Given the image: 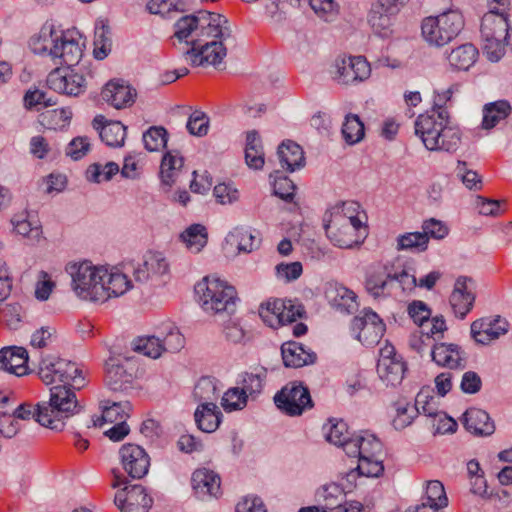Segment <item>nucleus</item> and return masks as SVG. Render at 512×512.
<instances>
[{
	"mask_svg": "<svg viewBox=\"0 0 512 512\" xmlns=\"http://www.w3.org/2000/svg\"><path fill=\"white\" fill-rule=\"evenodd\" d=\"M283 308H285V303L282 299L267 301L260 305L259 316L265 323L273 327L275 323L281 324L280 313H282Z\"/></svg>",
	"mask_w": 512,
	"mask_h": 512,
	"instance_id": "nucleus-54",
	"label": "nucleus"
},
{
	"mask_svg": "<svg viewBox=\"0 0 512 512\" xmlns=\"http://www.w3.org/2000/svg\"><path fill=\"white\" fill-rule=\"evenodd\" d=\"M317 498L325 510L332 512L344 498L343 489L335 483L325 485L317 491Z\"/></svg>",
	"mask_w": 512,
	"mask_h": 512,
	"instance_id": "nucleus-48",
	"label": "nucleus"
},
{
	"mask_svg": "<svg viewBox=\"0 0 512 512\" xmlns=\"http://www.w3.org/2000/svg\"><path fill=\"white\" fill-rule=\"evenodd\" d=\"M47 84L54 91L68 96H78L86 89L85 77L71 68L54 69L47 77Z\"/></svg>",
	"mask_w": 512,
	"mask_h": 512,
	"instance_id": "nucleus-15",
	"label": "nucleus"
},
{
	"mask_svg": "<svg viewBox=\"0 0 512 512\" xmlns=\"http://www.w3.org/2000/svg\"><path fill=\"white\" fill-rule=\"evenodd\" d=\"M104 117L96 116L93 120V126L99 130L100 138L110 147H121L126 138V126L120 121H110L103 124Z\"/></svg>",
	"mask_w": 512,
	"mask_h": 512,
	"instance_id": "nucleus-29",
	"label": "nucleus"
},
{
	"mask_svg": "<svg viewBox=\"0 0 512 512\" xmlns=\"http://www.w3.org/2000/svg\"><path fill=\"white\" fill-rule=\"evenodd\" d=\"M169 262L163 253L147 251L141 262H130L125 269L130 272L135 282L145 284L148 281H158L169 273Z\"/></svg>",
	"mask_w": 512,
	"mask_h": 512,
	"instance_id": "nucleus-10",
	"label": "nucleus"
},
{
	"mask_svg": "<svg viewBox=\"0 0 512 512\" xmlns=\"http://www.w3.org/2000/svg\"><path fill=\"white\" fill-rule=\"evenodd\" d=\"M222 412L214 402L199 404L194 413L195 423L201 431L212 433L216 431L222 421Z\"/></svg>",
	"mask_w": 512,
	"mask_h": 512,
	"instance_id": "nucleus-33",
	"label": "nucleus"
},
{
	"mask_svg": "<svg viewBox=\"0 0 512 512\" xmlns=\"http://www.w3.org/2000/svg\"><path fill=\"white\" fill-rule=\"evenodd\" d=\"M9 348V373L22 376L27 372L28 352L23 347L12 346Z\"/></svg>",
	"mask_w": 512,
	"mask_h": 512,
	"instance_id": "nucleus-56",
	"label": "nucleus"
},
{
	"mask_svg": "<svg viewBox=\"0 0 512 512\" xmlns=\"http://www.w3.org/2000/svg\"><path fill=\"white\" fill-rule=\"evenodd\" d=\"M104 101L116 109H122L134 103L136 91L129 85L118 81L108 82L101 92Z\"/></svg>",
	"mask_w": 512,
	"mask_h": 512,
	"instance_id": "nucleus-23",
	"label": "nucleus"
},
{
	"mask_svg": "<svg viewBox=\"0 0 512 512\" xmlns=\"http://www.w3.org/2000/svg\"><path fill=\"white\" fill-rule=\"evenodd\" d=\"M180 238L188 249L198 253L207 244L208 236L203 225L192 224L181 233Z\"/></svg>",
	"mask_w": 512,
	"mask_h": 512,
	"instance_id": "nucleus-45",
	"label": "nucleus"
},
{
	"mask_svg": "<svg viewBox=\"0 0 512 512\" xmlns=\"http://www.w3.org/2000/svg\"><path fill=\"white\" fill-rule=\"evenodd\" d=\"M133 350L151 358H158L162 355L160 338L156 332L152 336L139 337L133 342Z\"/></svg>",
	"mask_w": 512,
	"mask_h": 512,
	"instance_id": "nucleus-52",
	"label": "nucleus"
},
{
	"mask_svg": "<svg viewBox=\"0 0 512 512\" xmlns=\"http://www.w3.org/2000/svg\"><path fill=\"white\" fill-rule=\"evenodd\" d=\"M464 28V18L458 10L450 9L438 16L426 17L421 26L423 38L442 47L455 39Z\"/></svg>",
	"mask_w": 512,
	"mask_h": 512,
	"instance_id": "nucleus-6",
	"label": "nucleus"
},
{
	"mask_svg": "<svg viewBox=\"0 0 512 512\" xmlns=\"http://www.w3.org/2000/svg\"><path fill=\"white\" fill-rule=\"evenodd\" d=\"M207 38H195L191 41V48L185 52L193 66L212 65L217 67L227 54V49L221 41Z\"/></svg>",
	"mask_w": 512,
	"mask_h": 512,
	"instance_id": "nucleus-11",
	"label": "nucleus"
},
{
	"mask_svg": "<svg viewBox=\"0 0 512 512\" xmlns=\"http://www.w3.org/2000/svg\"><path fill=\"white\" fill-rule=\"evenodd\" d=\"M334 79L342 85L357 84L371 74V67L363 56H350L337 59Z\"/></svg>",
	"mask_w": 512,
	"mask_h": 512,
	"instance_id": "nucleus-13",
	"label": "nucleus"
},
{
	"mask_svg": "<svg viewBox=\"0 0 512 512\" xmlns=\"http://www.w3.org/2000/svg\"><path fill=\"white\" fill-rule=\"evenodd\" d=\"M270 177H274L273 194L285 202H292L294 200L296 190V185L293 181L287 176L280 175L279 171H275L274 174H270Z\"/></svg>",
	"mask_w": 512,
	"mask_h": 512,
	"instance_id": "nucleus-51",
	"label": "nucleus"
},
{
	"mask_svg": "<svg viewBox=\"0 0 512 512\" xmlns=\"http://www.w3.org/2000/svg\"><path fill=\"white\" fill-rule=\"evenodd\" d=\"M283 364L288 368H300L316 362L317 355L296 341H287L281 345Z\"/></svg>",
	"mask_w": 512,
	"mask_h": 512,
	"instance_id": "nucleus-22",
	"label": "nucleus"
},
{
	"mask_svg": "<svg viewBox=\"0 0 512 512\" xmlns=\"http://www.w3.org/2000/svg\"><path fill=\"white\" fill-rule=\"evenodd\" d=\"M132 406L128 401L113 402L110 405L103 407V418L101 420H108V422H121L129 417V412Z\"/></svg>",
	"mask_w": 512,
	"mask_h": 512,
	"instance_id": "nucleus-59",
	"label": "nucleus"
},
{
	"mask_svg": "<svg viewBox=\"0 0 512 512\" xmlns=\"http://www.w3.org/2000/svg\"><path fill=\"white\" fill-rule=\"evenodd\" d=\"M247 404L246 395L241 391L240 388H230L222 396L221 405L227 412L242 409Z\"/></svg>",
	"mask_w": 512,
	"mask_h": 512,
	"instance_id": "nucleus-64",
	"label": "nucleus"
},
{
	"mask_svg": "<svg viewBox=\"0 0 512 512\" xmlns=\"http://www.w3.org/2000/svg\"><path fill=\"white\" fill-rule=\"evenodd\" d=\"M482 39L483 51L491 62H498L505 54V46L510 44L506 37H482Z\"/></svg>",
	"mask_w": 512,
	"mask_h": 512,
	"instance_id": "nucleus-58",
	"label": "nucleus"
},
{
	"mask_svg": "<svg viewBox=\"0 0 512 512\" xmlns=\"http://www.w3.org/2000/svg\"><path fill=\"white\" fill-rule=\"evenodd\" d=\"M190 2L191 0H177L176 2L169 0H162L161 2H157L151 0L147 4V8L151 14L164 15L166 12L170 13L172 11L185 12L188 10Z\"/></svg>",
	"mask_w": 512,
	"mask_h": 512,
	"instance_id": "nucleus-60",
	"label": "nucleus"
},
{
	"mask_svg": "<svg viewBox=\"0 0 512 512\" xmlns=\"http://www.w3.org/2000/svg\"><path fill=\"white\" fill-rule=\"evenodd\" d=\"M277 156L281 167L287 172H294L305 166L304 151L292 140H285L278 146Z\"/></svg>",
	"mask_w": 512,
	"mask_h": 512,
	"instance_id": "nucleus-27",
	"label": "nucleus"
},
{
	"mask_svg": "<svg viewBox=\"0 0 512 512\" xmlns=\"http://www.w3.org/2000/svg\"><path fill=\"white\" fill-rule=\"evenodd\" d=\"M245 162L250 169L254 170H261L265 164L262 141L256 130L247 132Z\"/></svg>",
	"mask_w": 512,
	"mask_h": 512,
	"instance_id": "nucleus-35",
	"label": "nucleus"
},
{
	"mask_svg": "<svg viewBox=\"0 0 512 512\" xmlns=\"http://www.w3.org/2000/svg\"><path fill=\"white\" fill-rule=\"evenodd\" d=\"M204 15L208 17V21H202V23L207 26L205 38L226 40L232 37V30L225 16L212 12L204 13Z\"/></svg>",
	"mask_w": 512,
	"mask_h": 512,
	"instance_id": "nucleus-41",
	"label": "nucleus"
},
{
	"mask_svg": "<svg viewBox=\"0 0 512 512\" xmlns=\"http://www.w3.org/2000/svg\"><path fill=\"white\" fill-rule=\"evenodd\" d=\"M163 352H177L184 346V337L175 326L168 324L157 331Z\"/></svg>",
	"mask_w": 512,
	"mask_h": 512,
	"instance_id": "nucleus-44",
	"label": "nucleus"
},
{
	"mask_svg": "<svg viewBox=\"0 0 512 512\" xmlns=\"http://www.w3.org/2000/svg\"><path fill=\"white\" fill-rule=\"evenodd\" d=\"M191 484L196 496L201 500L218 497L220 494V476L207 468L195 470L191 477Z\"/></svg>",
	"mask_w": 512,
	"mask_h": 512,
	"instance_id": "nucleus-19",
	"label": "nucleus"
},
{
	"mask_svg": "<svg viewBox=\"0 0 512 512\" xmlns=\"http://www.w3.org/2000/svg\"><path fill=\"white\" fill-rule=\"evenodd\" d=\"M38 375L46 385L59 382L71 385L74 389L84 386V377L80 367L75 362L55 355H46L41 359Z\"/></svg>",
	"mask_w": 512,
	"mask_h": 512,
	"instance_id": "nucleus-7",
	"label": "nucleus"
},
{
	"mask_svg": "<svg viewBox=\"0 0 512 512\" xmlns=\"http://www.w3.org/2000/svg\"><path fill=\"white\" fill-rule=\"evenodd\" d=\"M71 385L58 384L49 389V400L37 404L36 421L47 428L62 431L65 419L83 410Z\"/></svg>",
	"mask_w": 512,
	"mask_h": 512,
	"instance_id": "nucleus-2",
	"label": "nucleus"
},
{
	"mask_svg": "<svg viewBox=\"0 0 512 512\" xmlns=\"http://www.w3.org/2000/svg\"><path fill=\"white\" fill-rule=\"evenodd\" d=\"M327 237L339 248H352L357 241L353 238V227L349 223H344L336 216L333 220L324 224Z\"/></svg>",
	"mask_w": 512,
	"mask_h": 512,
	"instance_id": "nucleus-31",
	"label": "nucleus"
},
{
	"mask_svg": "<svg viewBox=\"0 0 512 512\" xmlns=\"http://www.w3.org/2000/svg\"><path fill=\"white\" fill-rule=\"evenodd\" d=\"M508 14L504 10H489L481 20V37H506L509 32Z\"/></svg>",
	"mask_w": 512,
	"mask_h": 512,
	"instance_id": "nucleus-25",
	"label": "nucleus"
},
{
	"mask_svg": "<svg viewBox=\"0 0 512 512\" xmlns=\"http://www.w3.org/2000/svg\"><path fill=\"white\" fill-rule=\"evenodd\" d=\"M125 362L126 365L119 357H110L106 361L105 383L112 391H127L132 388L134 369L127 359Z\"/></svg>",
	"mask_w": 512,
	"mask_h": 512,
	"instance_id": "nucleus-16",
	"label": "nucleus"
},
{
	"mask_svg": "<svg viewBox=\"0 0 512 512\" xmlns=\"http://www.w3.org/2000/svg\"><path fill=\"white\" fill-rule=\"evenodd\" d=\"M430 355L432 361L438 366L448 369H463L465 367V353L457 344L435 343L431 348Z\"/></svg>",
	"mask_w": 512,
	"mask_h": 512,
	"instance_id": "nucleus-17",
	"label": "nucleus"
},
{
	"mask_svg": "<svg viewBox=\"0 0 512 512\" xmlns=\"http://www.w3.org/2000/svg\"><path fill=\"white\" fill-rule=\"evenodd\" d=\"M58 53L54 54L52 60L55 64L66 65L71 68L79 63L82 58L83 50L80 43L69 37L64 31L58 42Z\"/></svg>",
	"mask_w": 512,
	"mask_h": 512,
	"instance_id": "nucleus-26",
	"label": "nucleus"
},
{
	"mask_svg": "<svg viewBox=\"0 0 512 512\" xmlns=\"http://www.w3.org/2000/svg\"><path fill=\"white\" fill-rule=\"evenodd\" d=\"M202 309L212 315H232L238 300L236 290L216 276H205L194 287Z\"/></svg>",
	"mask_w": 512,
	"mask_h": 512,
	"instance_id": "nucleus-4",
	"label": "nucleus"
},
{
	"mask_svg": "<svg viewBox=\"0 0 512 512\" xmlns=\"http://www.w3.org/2000/svg\"><path fill=\"white\" fill-rule=\"evenodd\" d=\"M465 428L477 436H490L495 432V424L489 414L479 408H470L464 413Z\"/></svg>",
	"mask_w": 512,
	"mask_h": 512,
	"instance_id": "nucleus-28",
	"label": "nucleus"
},
{
	"mask_svg": "<svg viewBox=\"0 0 512 512\" xmlns=\"http://www.w3.org/2000/svg\"><path fill=\"white\" fill-rule=\"evenodd\" d=\"M342 135L349 144L358 143L364 136V124L356 114H348L342 125Z\"/></svg>",
	"mask_w": 512,
	"mask_h": 512,
	"instance_id": "nucleus-50",
	"label": "nucleus"
},
{
	"mask_svg": "<svg viewBox=\"0 0 512 512\" xmlns=\"http://www.w3.org/2000/svg\"><path fill=\"white\" fill-rule=\"evenodd\" d=\"M406 370L407 366L402 357L394 360L379 359L377 363L380 378L392 386L402 382Z\"/></svg>",
	"mask_w": 512,
	"mask_h": 512,
	"instance_id": "nucleus-37",
	"label": "nucleus"
},
{
	"mask_svg": "<svg viewBox=\"0 0 512 512\" xmlns=\"http://www.w3.org/2000/svg\"><path fill=\"white\" fill-rule=\"evenodd\" d=\"M413 406L417 414L425 415L428 421L443 412L440 409V400L434 395V390L430 386H424L420 389L415 397V404Z\"/></svg>",
	"mask_w": 512,
	"mask_h": 512,
	"instance_id": "nucleus-36",
	"label": "nucleus"
},
{
	"mask_svg": "<svg viewBox=\"0 0 512 512\" xmlns=\"http://www.w3.org/2000/svg\"><path fill=\"white\" fill-rule=\"evenodd\" d=\"M218 381L213 377H202L196 383L193 390V397L195 401L200 404H209L218 400L220 396V390L217 386Z\"/></svg>",
	"mask_w": 512,
	"mask_h": 512,
	"instance_id": "nucleus-42",
	"label": "nucleus"
},
{
	"mask_svg": "<svg viewBox=\"0 0 512 512\" xmlns=\"http://www.w3.org/2000/svg\"><path fill=\"white\" fill-rule=\"evenodd\" d=\"M276 407L289 416H300L314 406L309 389L300 381H291L274 396Z\"/></svg>",
	"mask_w": 512,
	"mask_h": 512,
	"instance_id": "nucleus-9",
	"label": "nucleus"
},
{
	"mask_svg": "<svg viewBox=\"0 0 512 512\" xmlns=\"http://www.w3.org/2000/svg\"><path fill=\"white\" fill-rule=\"evenodd\" d=\"M415 134L430 151L454 153L461 143L460 130L450 125L448 111L420 114L415 121Z\"/></svg>",
	"mask_w": 512,
	"mask_h": 512,
	"instance_id": "nucleus-1",
	"label": "nucleus"
},
{
	"mask_svg": "<svg viewBox=\"0 0 512 512\" xmlns=\"http://www.w3.org/2000/svg\"><path fill=\"white\" fill-rule=\"evenodd\" d=\"M357 471L367 477H379L384 472V465L380 456L362 457L358 460Z\"/></svg>",
	"mask_w": 512,
	"mask_h": 512,
	"instance_id": "nucleus-62",
	"label": "nucleus"
},
{
	"mask_svg": "<svg viewBox=\"0 0 512 512\" xmlns=\"http://www.w3.org/2000/svg\"><path fill=\"white\" fill-rule=\"evenodd\" d=\"M168 141V132L162 126H152L143 134V143L145 148L150 151H158L166 146Z\"/></svg>",
	"mask_w": 512,
	"mask_h": 512,
	"instance_id": "nucleus-53",
	"label": "nucleus"
},
{
	"mask_svg": "<svg viewBox=\"0 0 512 512\" xmlns=\"http://www.w3.org/2000/svg\"><path fill=\"white\" fill-rule=\"evenodd\" d=\"M393 13L380 3H374L368 13L367 20L373 31L381 36L387 37L390 33L391 18L389 14Z\"/></svg>",
	"mask_w": 512,
	"mask_h": 512,
	"instance_id": "nucleus-39",
	"label": "nucleus"
},
{
	"mask_svg": "<svg viewBox=\"0 0 512 512\" xmlns=\"http://www.w3.org/2000/svg\"><path fill=\"white\" fill-rule=\"evenodd\" d=\"M395 287L403 292L412 291L416 287V276L411 273V268L399 260L388 262L366 274L365 289L374 298L386 296Z\"/></svg>",
	"mask_w": 512,
	"mask_h": 512,
	"instance_id": "nucleus-3",
	"label": "nucleus"
},
{
	"mask_svg": "<svg viewBox=\"0 0 512 512\" xmlns=\"http://www.w3.org/2000/svg\"><path fill=\"white\" fill-rule=\"evenodd\" d=\"M109 26L102 24L96 27L94 35V57L98 60H103L111 52L112 39L110 36Z\"/></svg>",
	"mask_w": 512,
	"mask_h": 512,
	"instance_id": "nucleus-49",
	"label": "nucleus"
},
{
	"mask_svg": "<svg viewBox=\"0 0 512 512\" xmlns=\"http://www.w3.org/2000/svg\"><path fill=\"white\" fill-rule=\"evenodd\" d=\"M507 320L497 316L486 322L484 319L476 320L471 324V336L478 344L486 345L508 332Z\"/></svg>",
	"mask_w": 512,
	"mask_h": 512,
	"instance_id": "nucleus-18",
	"label": "nucleus"
},
{
	"mask_svg": "<svg viewBox=\"0 0 512 512\" xmlns=\"http://www.w3.org/2000/svg\"><path fill=\"white\" fill-rule=\"evenodd\" d=\"M261 239L250 229L244 227H235L225 237V244L231 249H236L238 253H250L260 246Z\"/></svg>",
	"mask_w": 512,
	"mask_h": 512,
	"instance_id": "nucleus-32",
	"label": "nucleus"
},
{
	"mask_svg": "<svg viewBox=\"0 0 512 512\" xmlns=\"http://www.w3.org/2000/svg\"><path fill=\"white\" fill-rule=\"evenodd\" d=\"M362 316H356L351 323V330L356 338L367 346L377 344L385 333V324L372 309L366 308Z\"/></svg>",
	"mask_w": 512,
	"mask_h": 512,
	"instance_id": "nucleus-12",
	"label": "nucleus"
},
{
	"mask_svg": "<svg viewBox=\"0 0 512 512\" xmlns=\"http://www.w3.org/2000/svg\"><path fill=\"white\" fill-rule=\"evenodd\" d=\"M53 25H44L37 35L30 38L29 47L34 54L48 56L51 59L58 53V42L62 35Z\"/></svg>",
	"mask_w": 512,
	"mask_h": 512,
	"instance_id": "nucleus-21",
	"label": "nucleus"
},
{
	"mask_svg": "<svg viewBox=\"0 0 512 512\" xmlns=\"http://www.w3.org/2000/svg\"><path fill=\"white\" fill-rule=\"evenodd\" d=\"M447 505L448 498L442 482L430 480L426 486L425 501L414 508H409L407 512H438Z\"/></svg>",
	"mask_w": 512,
	"mask_h": 512,
	"instance_id": "nucleus-24",
	"label": "nucleus"
},
{
	"mask_svg": "<svg viewBox=\"0 0 512 512\" xmlns=\"http://www.w3.org/2000/svg\"><path fill=\"white\" fill-rule=\"evenodd\" d=\"M66 272L71 276L72 289L79 298L101 303L108 300V293L105 290L107 269L93 266L91 262L84 261L69 263L66 266Z\"/></svg>",
	"mask_w": 512,
	"mask_h": 512,
	"instance_id": "nucleus-5",
	"label": "nucleus"
},
{
	"mask_svg": "<svg viewBox=\"0 0 512 512\" xmlns=\"http://www.w3.org/2000/svg\"><path fill=\"white\" fill-rule=\"evenodd\" d=\"M14 230L32 243H38L42 238V227L37 219L31 218L28 212L15 215L11 220Z\"/></svg>",
	"mask_w": 512,
	"mask_h": 512,
	"instance_id": "nucleus-38",
	"label": "nucleus"
},
{
	"mask_svg": "<svg viewBox=\"0 0 512 512\" xmlns=\"http://www.w3.org/2000/svg\"><path fill=\"white\" fill-rule=\"evenodd\" d=\"M119 455L125 472L133 479H142L147 475L150 467L148 453L139 445L133 443L124 444Z\"/></svg>",
	"mask_w": 512,
	"mask_h": 512,
	"instance_id": "nucleus-14",
	"label": "nucleus"
},
{
	"mask_svg": "<svg viewBox=\"0 0 512 512\" xmlns=\"http://www.w3.org/2000/svg\"><path fill=\"white\" fill-rule=\"evenodd\" d=\"M119 489L114 496V504L120 512H148L152 507L153 499L147 494L146 489L140 484H129L124 477L114 472L113 488Z\"/></svg>",
	"mask_w": 512,
	"mask_h": 512,
	"instance_id": "nucleus-8",
	"label": "nucleus"
},
{
	"mask_svg": "<svg viewBox=\"0 0 512 512\" xmlns=\"http://www.w3.org/2000/svg\"><path fill=\"white\" fill-rule=\"evenodd\" d=\"M325 296L329 304L340 312L351 314L358 307L356 294L342 285H330Z\"/></svg>",
	"mask_w": 512,
	"mask_h": 512,
	"instance_id": "nucleus-30",
	"label": "nucleus"
},
{
	"mask_svg": "<svg viewBox=\"0 0 512 512\" xmlns=\"http://www.w3.org/2000/svg\"><path fill=\"white\" fill-rule=\"evenodd\" d=\"M183 158L179 156L178 152H167L161 161L160 176L162 183L167 186H172L175 182V175L178 170L183 166Z\"/></svg>",
	"mask_w": 512,
	"mask_h": 512,
	"instance_id": "nucleus-43",
	"label": "nucleus"
},
{
	"mask_svg": "<svg viewBox=\"0 0 512 512\" xmlns=\"http://www.w3.org/2000/svg\"><path fill=\"white\" fill-rule=\"evenodd\" d=\"M24 106L27 109L41 110L42 108L56 105V101L51 97L47 98L46 93L38 88L29 89L24 95Z\"/></svg>",
	"mask_w": 512,
	"mask_h": 512,
	"instance_id": "nucleus-61",
	"label": "nucleus"
},
{
	"mask_svg": "<svg viewBox=\"0 0 512 512\" xmlns=\"http://www.w3.org/2000/svg\"><path fill=\"white\" fill-rule=\"evenodd\" d=\"M204 13L209 11L201 10L197 14L184 15L179 18L174 24V36L179 41H185L191 45V41H187V38L196 33V38H205L207 34V26L202 23L203 20L208 21V17Z\"/></svg>",
	"mask_w": 512,
	"mask_h": 512,
	"instance_id": "nucleus-20",
	"label": "nucleus"
},
{
	"mask_svg": "<svg viewBox=\"0 0 512 512\" xmlns=\"http://www.w3.org/2000/svg\"><path fill=\"white\" fill-rule=\"evenodd\" d=\"M511 106L506 100H499L486 104L483 109L482 127L484 129L494 128L501 120L508 117Z\"/></svg>",
	"mask_w": 512,
	"mask_h": 512,
	"instance_id": "nucleus-40",
	"label": "nucleus"
},
{
	"mask_svg": "<svg viewBox=\"0 0 512 512\" xmlns=\"http://www.w3.org/2000/svg\"><path fill=\"white\" fill-rule=\"evenodd\" d=\"M119 172V166L115 162H108L102 167L94 163L87 169V179L91 182L100 183L102 180L109 181Z\"/></svg>",
	"mask_w": 512,
	"mask_h": 512,
	"instance_id": "nucleus-55",
	"label": "nucleus"
},
{
	"mask_svg": "<svg viewBox=\"0 0 512 512\" xmlns=\"http://www.w3.org/2000/svg\"><path fill=\"white\" fill-rule=\"evenodd\" d=\"M126 273L108 272L105 276V290L108 293V299L111 297H119L133 287L132 280L128 278Z\"/></svg>",
	"mask_w": 512,
	"mask_h": 512,
	"instance_id": "nucleus-46",
	"label": "nucleus"
},
{
	"mask_svg": "<svg viewBox=\"0 0 512 512\" xmlns=\"http://www.w3.org/2000/svg\"><path fill=\"white\" fill-rule=\"evenodd\" d=\"M417 415L418 414L414 406H410L408 403H398L396 407V416L392 421V425L396 430H403L413 423Z\"/></svg>",
	"mask_w": 512,
	"mask_h": 512,
	"instance_id": "nucleus-63",
	"label": "nucleus"
},
{
	"mask_svg": "<svg viewBox=\"0 0 512 512\" xmlns=\"http://www.w3.org/2000/svg\"><path fill=\"white\" fill-rule=\"evenodd\" d=\"M478 49L471 43L462 44L450 51L447 60L457 70L467 71L477 61Z\"/></svg>",
	"mask_w": 512,
	"mask_h": 512,
	"instance_id": "nucleus-34",
	"label": "nucleus"
},
{
	"mask_svg": "<svg viewBox=\"0 0 512 512\" xmlns=\"http://www.w3.org/2000/svg\"><path fill=\"white\" fill-rule=\"evenodd\" d=\"M455 172L466 188L470 190H480L482 188L481 176L476 171L469 169L467 162L458 160Z\"/></svg>",
	"mask_w": 512,
	"mask_h": 512,
	"instance_id": "nucleus-57",
	"label": "nucleus"
},
{
	"mask_svg": "<svg viewBox=\"0 0 512 512\" xmlns=\"http://www.w3.org/2000/svg\"><path fill=\"white\" fill-rule=\"evenodd\" d=\"M428 247V237L423 232H410L397 237V250L423 252Z\"/></svg>",
	"mask_w": 512,
	"mask_h": 512,
	"instance_id": "nucleus-47",
	"label": "nucleus"
}]
</instances>
